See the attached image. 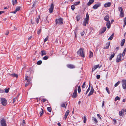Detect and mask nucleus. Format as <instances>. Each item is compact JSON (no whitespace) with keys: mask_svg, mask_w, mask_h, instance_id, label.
Masks as SVG:
<instances>
[{"mask_svg":"<svg viewBox=\"0 0 126 126\" xmlns=\"http://www.w3.org/2000/svg\"><path fill=\"white\" fill-rule=\"evenodd\" d=\"M48 39V36H47L46 38H45L44 39V42H45L46 41H47V40Z\"/></svg>","mask_w":126,"mask_h":126,"instance_id":"nucleus-50","label":"nucleus"},{"mask_svg":"<svg viewBox=\"0 0 126 126\" xmlns=\"http://www.w3.org/2000/svg\"><path fill=\"white\" fill-rule=\"evenodd\" d=\"M110 44V42H109L107 43L106 45L104 47V49H108L109 47Z\"/></svg>","mask_w":126,"mask_h":126,"instance_id":"nucleus-17","label":"nucleus"},{"mask_svg":"<svg viewBox=\"0 0 126 126\" xmlns=\"http://www.w3.org/2000/svg\"><path fill=\"white\" fill-rule=\"evenodd\" d=\"M61 106L62 107L65 108H66L65 104L64 103H63L61 105Z\"/></svg>","mask_w":126,"mask_h":126,"instance_id":"nucleus-48","label":"nucleus"},{"mask_svg":"<svg viewBox=\"0 0 126 126\" xmlns=\"http://www.w3.org/2000/svg\"><path fill=\"white\" fill-rule=\"evenodd\" d=\"M80 16L79 15H77L76 17V18L77 21H78L80 20Z\"/></svg>","mask_w":126,"mask_h":126,"instance_id":"nucleus-33","label":"nucleus"},{"mask_svg":"<svg viewBox=\"0 0 126 126\" xmlns=\"http://www.w3.org/2000/svg\"><path fill=\"white\" fill-rule=\"evenodd\" d=\"M5 92L4 90L0 88V93H3Z\"/></svg>","mask_w":126,"mask_h":126,"instance_id":"nucleus-51","label":"nucleus"},{"mask_svg":"<svg viewBox=\"0 0 126 126\" xmlns=\"http://www.w3.org/2000/svg\"><path fill=\"white\" fill-rule=\"evenodd\" d=\"M63 19L60 18L58 19H57L56 20V24H61L63 23Z\"/></svg>","mask_w":126,"mask_h":126,"instance_id":"nucleus-2","label":"nucleus"},{"mask_svg":"<svg viewBox=\"0 0 126 126\" xmlns=\"http://www.w3.org/2000/svg\"><path fill=\"white\" fill-rule=\"evenodd\" d=\"M42 63V61L41 60L39 61H38L37 63V64L38 65H40Z\"/></svg>","mask_w":126,"mask_h":126,"instance_id":"nucleus-43","label":"nucleus"},{"mask_svg":"<svg viewBox=\"0 0 126 126\" xmlns=\"http://www.w3.org/2000/svg\"><path fill=\"white\" fill-rule=\"evenodd\" d=\"M125 39H123L121 43V46H124V45L125 42Z\"/></svg>","mask_w":126,"mask_h":126,"instance_id":"nucleus-24","label":"nucleus"},{"mask_svg":"<svg viewBox=\"0 0 126 126\" xmlns=\"http://www.w3.org/2000/svg\"><path fill=\"white\" fill-rule=\"evenodd\" d=\"M42 56L46 55V51L44 50H42L41 51Z\"/></svg>","mask_w":126,"mask_h":126,"instance_id":"nucleus-29","label":"nucleus"},{"mask_svg":"<svg viewBox=\"0 0 126 126\" xmlns=\"http://www.w3.org/2000/svg\"><path fill=\"white\" fill-rule=\"evenodd\" d=\"M54 8V5L52 3L49 9V12L51 13L53 12Z\"/></svg>","mask_w":126,"mask_h":126,"instance_id":"nucleus-9","label":"nucleus"},{"mask_svg":"<svg viewBox=\"0 0 126 126\" xmlns=\"http://www.w3.org/2000/svg\"><path fill=\"white\" fill-rule=\"evenodd\" d=\"M120 98L118 96H117L115 98V100L116 101L117 100H120Z\"/></svg>","mask_w":126,"mask_h":126,"instance_id":"nucleus-40","label":"nucleus"},{"mask_svg":"<svg viewBox=\"0 0 126 126\" xmlns=\"http://www.w3.org/2000/svg\"><path fill=\"white\" fill-rule=\"evenodd\" d=\"M106 91L108 92V93L109 94H110V92L109 91V89L107 87H106Z\"/></svg>","mask_w":126,"mask_h":126,"instance_id":"nucleus-47","label":"nucleus"},{"mask_svg":"<svg viewBox=\"0 0 126 126\" xmlns=\"http://www.w3.org/2000/svg\"><path fill=\"white\" fill-rule=\"evenodd\" d=\"M111 4V3L110 2H107L105 3L104 5V6L105 7H110Z\"/></svg>","mask_w":126,"mask_h":126,"instance_id":"nucleus-13","label":"nucleus"},{"mask_svg":"<svg viewBox=\"0 0 126 126\" xmlns=\"http://www.w3.org/2000/svg\"><path fill=\"white\" fill-rule=\"evenodd\" d=\"M69 110H67L66 112L65 115L64 116V118L65 120L66 119L67 117L68 116V115L69 114Z\"/></svg>","mask_w":126,"mask_h":126,"instance_id":"nucleus-15","label":"nucleus"},{"mask_svg":"<svg viewBox=\"0 0 126 126\" xmlns=\"http://www.w3.org/2000/svg\"><path fill=\"white\" fill-rule=\"evenodd\" d=\"M40 18V16L39 15L38 17L36 19V21L37 23H38L39 21V20Z\"/></svg>","mask_w":126,"mask_h":126,"instance_id":"nucleus-27","label":"nucleus"},{"mask_svg":"<svg viewBox=\"0 0 126 126\" xmlns=\"http://www.w3.org/2000/svg\"><path fill=\"white\" fill-rule=\"evenodd\" d=\"M77 91L74 90V92L72 95L73 98H75L76 97L77 95Z\"/></svg>","mask_w":126,"mask_h":126,"instance_id":"nucleus-14","label":"nucleus"},{"mask_svg":"<svg viewBox=\"0 0 126 126\" xmlns=\"http://www.w3.org/2000/svg\"><path fill=\"white\" fill-rule=\"evenodd\" d=\"M1 103L4 106H6L7 103V101L5 98H2L1 99Z\"/></svg>","mask_w":126,"mask_h":126,"instance_id":"nucleus-4","label":"nucleus"},{"mask_svg":"<svg viewBox=\"0 0 126 126\" xmlns=\"http://www.w3.org/2000/svg\"><path fill=\"white\" fill-rule=\"evenodd\" d=\"M78 86L77 85L75 87V90H76V91H77V88L78 87Z\"/></svg>","mask_w":126,"mask_h":126,"instance_id":"nucleus-64","label":"nucleus"},{"mask_svg":"<svg viewBox=\"0 0 126 126\" xmlns=\"http://www.w3.org/2000/svg\"><path fill=\"white\" fill-rule=\"evenodd\" d=\"M25 78V79L27 80L28 83L30 84V82L31 81V79L29 78L28 76H26Z\"/></svg>","mask_w":126,"mask_h":126,"instance_id":"nucleus-21","label":"nucleus"},{"mask_svg":"<svg viewBox=\"0 0 126 126\" xmlns=\"http://www.w3.org/2000/svg\"><path fill=\"white\" fill-rule=\"evenodd\" d=\"M75 6L74 5H72L71 6V9L73 11L74 10L75 8Z\"/></svg>","mask_w":126,"mask_h":126,"instance_id":"nucleus-44","label":"nucleus"},{"mask_svg":"<svg viewBox=\"0 0 126 126\" xmlns=\"http://www.w3.org/2000/svg\"><path fill=\"white\" fill-rule=\"evenodd\" d=\"M9 75L11 76L12 77L16 78H18V75L16 74L13 73L9 74Z\"/></svg>","mask_w":126,"mask_h":126,"instance_id":"nucleus-11","label":"nucleus"},{"mask_svg":"<svg viewBox=\"0 0 126 126\" xmlns=\"http://www.w3.org/2000/svg\"><path fill=\"white\" fill-rule=\"evenodd\" d=\"M85 87V82H84L82 86V88H84Z\"/></svg>","mask_w":126,"mask_h":126,"instance_id":"nucleus-54","label":"nucleus"},{"mask_svg":"<svg viewBox=\"0 0 126 126\" xmlns=\"http://www.w3.org/2000/svg\"><path fill=\"white\" fill-rule=\"evenodd\" d=\"M124 25H123V27H124L126 25V17H125L124 19Z\"/></svg>","mask_w":126,"mask_h":126,"instance_id":"nucleus-31","label":"nucleus"},{"mask_svg":"<svg viewBox=\"0 0 126 126\" xmlns=\"http://www.w3.org/2000/svg\"><path fill=\"white\" fill-rule=\"evenodd\" d=\"M85 33V32L84 31H83L82 32H81V35L82 36Z\"/></svg>","mask_w":126,"mask_h":126,"instance_id":"nucleus-60","label":"nucleus"},{"mask_svg":"<svg viewBox=\"0 0 126 126\" xmlns=\"http://www.w3.org/2000/svg\"><path fill=\"white\" fill-rule=\"evenodd\" d=\"M67 66L68 68L71 69L74 68H75V66L74 65L71 64H67Z\"/></svg>","mask_w":126,"mask_h":126,"instance_id":"nucleus-16","label":"nucleus"},{"mask_svg":"<svg viewBox=\"0 0 126 126\" xmlns=\"http://www.w3.org/2000/svg\"><path fill=\"white\" fill-rule=\"evenodd\" d=\"M80 3V2L79 1L77 2H75L74 3V4L75 6H76V5L79 4Z\"/></svg>","mask_w":126,"mask_h":126,"instance_id":"nucleus-46","label":"nucleus"},{"mask_svg":"<svg viewBox=\"0 0 126 126\" xmlns=\"http://www.w3.org/2000/svg\"><path fill=\"white\" fill-rule=\"evenodd\" d=\"M41 111H40V116H41L43 114V110L42 108H41Z\"/></svg>","mask_w":126,"mask_h":126,"instance_id":"nucleus-36","label":"nucleus"},{"mask_svg":"<svg viewBox=\"0 0 126 126\" xmlns=\"http://www.w3.org/2000/svg\"><path fill=\"white\" fill-rule=\"evenodd\" d=\"M86 17L85 18V19L86 20H89V15L88 13H87L86 14Z\"/></svg>","mask_w":126,"mask_h":126,"instance_id":"nucleus-30","label":"nucleus"},{"mask_svg":"<svg viewBox=\"0 0 126 126\" xmlns=\"http://www.w3.org/2000/svg\"><path fill=\"white\" fill-rule=\"evenodd\" d=\"M1 126H7L6 121L5 119H3L0 121Z\"/></svg>","mask_w":126,"mask_h":126,"instance_id":"nucleus-6","label":"nucleus"},{"mask_svg":"<svg viewBox=\"0 0 126 126\" xmlns=\"http://www.w3.org/2000/svg\"><path fill=\"white\" fill-rule=\"evenodd\" d=\"M126 48H125L124 49V50H123V51L122 53V55L123 56H124L125 55V53L126 52Z\"/></svg>","mask_w":126,"mask_h":126,"instance_id":"nucleus-41","label":"nucleus"},{"mask_svg":"<svg viewBox=\"0 0 126 126\" xmlns=\"http://www.w3.org/2000/svg\"><path fill=\"white\" fill-rule=\"evenodd\" d=\"M122 57V54L120 53L118 55L116 60V62L118 63L121 60Z\"/></svg>","mask_w":126,"mask_h":126,"instance_id":"nucleus-7","label":"nucleus"},{"mask_svg":"<svg viewBox=\"0 0 126 126\" xmlns=\"http://www.w3.org/2000/svg\"><path fill=\"white\" fill-rule=\"evenodd\" d=\"M123 112L122 110L121 111H119V115L120 116L122 115Z\"/></svg>","mask_w":126,"mask_h":126,"instance_id":"nucleus-53","label":"nucleus"},{"mask_svg":"<svg viewBox=\"0 0 126 126\" xmlns=\"http://www.w3.org/2000/svg\"><path fill=\"white\" fill-rule=\"evenodd\" d=\"M97 116L99 118V119L100 120H101V119H102L101 118V116L100 114H97Z\"/></svg>","mask_w":126,"mask_h":126,"instance_id":"nucleus-52","label":"nucleus"},{"mask_svg":"<svg viewBox=\"0 0 126 126\" xmlns=\"http://www.w3.org/2000/svg\"><path fill=\"white\" fill-rule=\"evenodd\" d=\"M90 87H91V85H90V84L88 88V89L86 91V92L85 94H87V93H88V92L89 91V90L90 89Z\"/></svg>","mask_w":126,"mask_h":126,"instance_id":"nucleus-32","label":"nucleus"},{"mask_svg":"<svg viewBox=\"0 0 126 126\" xmlns=\"http://www.w3.org/2000/svg\"><path fill=\"white\" fill-rule=\"evenodd\" d=\"M93 92L92 91H90L89 94H88V96H90L92 94H93Z\"/></svg>","mask_w":126,"mask_h":126,"instance_id":"nucleus-49","label":"nucleus"},{"mask_svg":"<svg viewBox=\"0 0 126 126\" xmlns=\"http://www.w3.org/2000/svg\"><path fill=\"white\" fill-rule=\"evenodd\" d=\"M93 53L91 51H90V54L89 55V57L90 58H91L93 57Z\"/></svg>","mask_w":126,"mask_h":126,"instance_id":"nucleus-28","label":"nucleus"},{"mask_svg":"<svg viewBox=\"0 0 126 126\" xmlns=\"http://www.w3.org/2000/svg\"><path fill=\"white\" fill-rule=\"evenodd\" d=\"M122 83L123 89L126 90V80L125 79L123 80L122 81Z\"/></svg>","mask_w":126,"mask_h":126,"instance_id":"nucleus-5","label":"nucleus"},{"mask_svg":"<svg viewBox=\"0 0 126 126\" xmlns=\"http://www.w3.org/2000/svg\"><path fill=\"white\" fill-rule=\"evenodd\" d=\"M101 67V66H99V64H97L94 66L92 69V72L94 71L97 68H100Z\"/></svg>","mask_w":126,"mask_h":126,"instance_id":"nucleus-12","label":"nucleus"},{"mask_svg":"<svg viewBox=\"0 0 126 126\" xmlns=\"http://www.w3.org/2000/svg\"><path fill=\"white\" fill-rule=\"evenodd\" d=\"M87 119L85 116H84L83 117V123H85Z\"/></svg>","mask_w":126,"mask_h":126,"instance_id":"nucleus-42","label":"nucleus"},{"mask_svg":"<svg viewBox=\"0 0 126 126\" xmlns=\"http://www.w3.org/2000/svg\"><path fill=\"white\" fill-rule=\"evenodd\" d=\"M37 2L36 1H34V2L33 5V7H34L35 6V5L36 4Z\"/></svg>","mask_w":126,"mask_h":126,"instance_id":"nucleus-55","label":"nucleus"},{"mask_svg":"<svg viewBox=\"0 0 126 126\" xmlns=\"http://www.w3.org/2000/svg\"><path fill=\"white\" fill-rule=\"evenodd\" d=\"M41 31V29H39L37 32V33L38 34H39Z\"/></svg>","mask_w":126,"mask_h":126,"instance_id":"nucleus-58","label":"nucleus"},{"mask_svg":"<svg viewBox=\"0 0 126 126\" xmlns=\"http://www.w3.org/2000/svg\"><path fill=\"white\" fill-rule=\"evenodd\" d=\"M111 55L109 58V60H111L114 57L115 54L113 53L112 54H111Z\"/></svg>","mask_w":126,"mask_h":126,"instance_id":"nucleus-25","label":"nucleus"},{"mask_svg":"<svg viewBox=\"0 0 126 126\" xmlns=\"http://www.w3.org/2000/svg\"><path fill=\"white\" fill-rule=\"evenodd\" d=\"M120 81H118L114 85V87H117L120 83Z\"/></svg>","mask_w":126,"mask_h":126,"instance_id":"nucleus-34","label":"nucleus"},{"mask_svg":"<svg viewBox=\"0 0 126 126\" xmlns=\"http://www.w3.org/2000/svg\"><path fill=\"white\" fill-rule=\"evenodd\" d=\"M114 34V33H112V34L110 36L109 38L108 39V40H112L113 38Z\"/></svg>","mask_w":126,"mask_h":126,"instance_id":"nucleus-26","label":"nucleus"},{"mask_svg":"<svg viewBox=\"0 0 126 126\" xmlns=\"http://www.w3.org/2000/svg\"><path fill=\"white\" fill-rule=\"evenodd\" d=\"M13 4L14 5L17 3V1L16 0H12Z\"/></svg>","mask_w":126,"mask_h":126,"instance_id":"nucleus-35","label":"nucleus"},{"mask_svg":"<svg viewBox=\"0 0 126 126\" xmlns=\"http://www.w3.org/2000/svg\"><path fill=\"white\" fill-rule=\"evenodd\" d=\"M92 120L94 121V123L95 124H97L98 122V121L94 117H92Z\"/></svg>","mask_w":126,"mask_h":126,"instance_id":"nucleus-23","label":"nucleus"},{"mask_svg":"<svg viewBox=\"0 0 126 126\" xmlns=\"http://www.w3.org/2000/svg\"><path fill=\"white\" fill-rule=\"evenodd\" d=\"M78 91L79 93L81 92V89H80V86H79L78 87Z\"/></svg>","mask_w":126,"mask_h":126,"instance_id":"nucleus-45","label":"nucleus"},{"mask_svg":"<svg viewBox=\"0 0 126 126\" xmlns=\"http://www.w3.org/2000/svg\"><path fill=\"white\" fill-rule=\"evenodd\" d=\"M78 55H80L81 57H84V53L83 48H80L77 52Z\"/></svg>","mask_w":126,"mask_h":126,"instance_id":"nucleus-1","label":"nucleus"},{"mask_svg":"<svg viewBox=\"0 0 126 126\" xmlns=\"http://www.w3.org/2000/svg\"><path fill=\"white\" fill-rule=\"evenodd\" d=\"M47 110L49 112H50L51 111V108L50 107H48L47 108Z\"/></svg>","mask_w":126,"mask_h":126,"instance_id":"nucleus-38","label":"nucleus"},{"mask_svg":"<svg viewBox=\"0 0 126 126\" xmlns=\"http://www.w3.org/2000/svg\"><path fill=\"white\" fill-rule=\"evenodd\" d=\"M20 9V7L19 6L16 7V8L15 11L12 12L13 13L15 14L17 11H19Z\"/></svg>","mask_w":126,"mask_h":126,"instance_id":"nucleus-19","label":"nucleus"},{"mask_svg":"<svg viewBox=\"0 0 126 126\" xmlns=\"http://www.w3.org/2000/svg\"><path fill=\"white\" fill-rule=\"evenodd\" d=\"M122 110L123 112V113H124V112L126 113V109L125 110L124 109H122Z\"/></svg>","mask_w":126,"mask_h":126,"instance_id":"nucleus-63","label":"nucleus"},{"mask_svg":"<svg viewBox=\"0 0 126 126\" xmlns=\"http://www.w3.org/2000/svg\"><path fill=\"white\" fill-rule=\"evenodd\" d=\"M107 28L106 27H104L102 28L99 31V33L101 34L103 33L106 30Z\"/></svg>","mask_w":126,"mask_h":126,"instance_id":"nucleus-8","label":"nucleus"},{"mask_svg":"<svg viewBox=\"0 0 126 126\" xmlns=\"http://www.w3.org/2000/svg\"><path fill=\"white\" fill-rule=\"evenodd\" d=\"M25 124V120H23L22 124H21V126H24Z\"/></svg>","mask_w":126,"mask_h":126,"instance_id":"nucleus-37","label":"nucleus"},{"mask_svg":"<svg viewBox=\"0 0 126 126\" xmlns=\"http://www.w3.org/2000/svg\"><path fill=\"white\" fill-rule=\"evenodd\" d=\"M9 32L8 31H7L6 32V33H5V34L6 35H8V34H9Z\"/></svg>","mask_w":126,"mask_h":126,"instance_id":"nucleus-62","label":"nucleus"},{"mask_svg":"<svg viewBox=\"0 0 126 126\" xmlns=\"http://www.w3.org/2000/svg\"><path fill=\"white\" fill-rule=\"evenodd\" d=\"M88 20L84 19L83 23V25L84 26H86L87 24H88Z\"/></svg>","mask_w":126,"mask_h":126,"instance_id":"nucleus-18","label":"nucleus"},{"mask_svg":"<svg viewBox=\"0 0 126 126\" xmlns=\"http://www.w3.org/2000/svg\"><path fill=\"white\" fill-rule=\"evenodd\" d=\"M63 54L66 55L67 53V51L66 50H65L63 52Z\"/></svg>","mask_w":126,"mask_h":126,"instance_id":"nucleus-56","label":"nucleus"},{"mask_svg":"<svg viewBox=\"0 0 126 126\" xmlns=\"http://www.w3.org/2000/svg\"><path fill=\"white\" fill-rule=\"evenodd\" d=\"M100 76L99 75H97L96 76V78L97 79H99L100 78Z\"/></svg>","mask_w":126,"mask_h":126,"instance_id":"nucleus-59","label":"nucleus"},{"mask_svg":"<svg viewBox=\"0 0 126 126\" xmlns=\"http://www.w3.org/2000/svg\"><path fill=\"white\" fill-rule=\"evenodd\" d=\"M101 5V4L100 3H98L95 4L93 6V8L94 9H96L98 8Z\"/></svg>","mask_w":126,"mask_h":126,"instance_id":"nucleus-10","label":"nucleus"},{"mask_svg":"<svg viewBox=\"0 0 126 126\" xmlns=\"http://www.w3.org/2000/svg\"><path fill=\"white\" fill-rule=\"evenodd\" d=\"M48 58V57L47 56H46L44 57L43 58V60H47Z\"/></svg>","mask_w":126,"mask_h":126,"instance_id":"nucleus-39","label":"nucleus"},{"mask_svg":"<svg viewBox=\"0 0 126 126\" xmlns=\"http://www.w3.org/2000/svg\"><path fill=\"white\" fill-rule=\"evenodd\" d=\"M91 3H92L94 1V0H90L89 1Z\"/></svg>","mask_w":126,"mask_h":126,"instance_id":"nucleus-61","label":"nucleus"},{"mask_svg":"<svg viewBox=\"0 0 126 126\" xmlns=\"http://www.w3.org/2000/svg\"><path fill=\"white\" fill-rule=\"evenodd\" d=\"M118 10L120 12V16L121 17H124V11L123 10L122 8L121 7H119Z\"/></svg>","mask_w":126,"mask_h":126,"instance_id":"nucleus-3","label":"nucleus"},{"mask_svg":"<svg viewBox=\"0 0 126 126\" xmlns=\"http://www.w3.org/2000/svg\"><path fill=\"white\" fill-rule=\"evenodd\" d=\"M109 15H107L104 17V19L105 21H107V22H108L109 21Z\"/></svg>","mask_w":126,"mask_h":126,"instance_id":"nucleus-20","label":"nucleus"},{"mask_svg":"<svg viewBox=\"0 0 126 126\" xmlns=\"http://www.w3.org/2000/svg\"><path fill=\"white\" fill-rule=\"evenodd\" d=\"M106 25L107 28L109 29L110 28L111 26L110 22L109 21L107 22Z\"/></svg>","mask_w":126,"mask_h":126,"instance_id":"nucleus-22","label":"nucleus"},{"mask_svg":"<svg viewBox=\"0 0 126 126\" xmlns=\"http://www.w3.org/2000/svg\"><path fill=\"white\" fill-rule=\"evenodd\" d=\"M9 88L8 89H5V92L6 93H8L9 92Z\"/></svg>","mask_w":126,"mask_h":126,"instance_id":"nucleus-57","label":"nucleus"}]
</instances>
